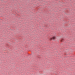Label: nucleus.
Returning a JSON list of instances; mask_svg holds the SVG:
<instances>
[{
    "mask_svg": "<svg viewBox=\"0 0 75 75\" xmlns=\"http://www.w3.org/2000/svg\"><path fill=\"white\" fill-rule=\"evenodd\" d=\"M55 40V36H53L52 38H51V40Z\"/></svg>",
    "mask_w": 75,
    "mask_h": 75,
    "instance_id": "f257e3e1",
    "label": "nucleus"
}]
</instances>
